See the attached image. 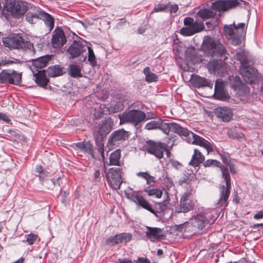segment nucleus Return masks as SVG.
Returning a JSON list of instances; mask_svg holds the SVG:
<instances>
[{
    "mask_svg": "<svg viewBox=\"0 0 263 263\" xmlns=\"http://www.w3.org/2000/svg\"><path fill=\"white\" fill-rule=\"evenodd\" d=\"M201 49L207 56L221 62L226 60L229 55L219 40L209 35L204 36Z\"/></svg>",
    "mask_w": 263,
    "mask_h": 263,
    "instance_id": "nucleus-1",
    "label": "nucleus"
},
{
    "mask_svg": "<svg viewBox=\"0 0 263 263\" xmlns=\"http://www.w3.org/2000/svg\"><path fill=\"white\" fill-rule=\"evenodd\" d=\"M114 122L111 118H107L100 123H96L93 127V137L98 152L104 159L103 141L113 128Z\"/></svg>",
    "mask_w": 263,
    "mask_h": 263,
    "instance_id": "nucleus-2",
    "label": "nucleus"
},
{
    "mask_svg": "<svg viewBox=\"0 0 263 263\" xmlns=\"http://www.w3.org/2000/svg\"><path fill=\"white\" fill-rule=\"evenodd\" d=\"M165 194L166 196V199L162 202L155 204V208L142 196L138 194H133L131 197V200L136 204L154 214L157 217H161L164 215L165 211L167 210L168 201L170 199L168 192L165 191Z\"/></svg>",
    "mask_w": 263,
    "mask_h": 263,
    "instance_id": "nucleus-3",
    "label": "nucleus"
},
{
    "mask_svg": "<svg viewBox=\"0 0 263 263\" xmlns=\"http://www.w3.org/2000/svg\"><path fill=\"white\" fill-rule=\"evenodd\" d=\"M2 43L5 47L9 48L22 50L32 55L35 53L33 44L20 34H12L9 37H4Z\"/></svg>",
    "mask_w": 263,
    "mask_h": 263,
    "instance_id": "nucleus-4",
    "label": "nucleus"
},
{
    "mask_svg": "<svg viewBox=\"0 0 263 263\" xmlns=\"http://www.w3.org/2000/svg\"><path fill=\"white\" fill-rule=\"evenodd\" d=\"M87 48L88 45L85 41L74 40L69 46L67 52L70 55L69 58L74 59L80 57V61L84 62L87 59Z\"/></svg>",
    "mask_w": 263,
    "mask_h": 263,
    "instance_id": "nucleus-5",
    "label": "nucleus"
},
{
    "mask_svg": "<svg viewBox=\"0 0 263 263\" xmlns=\"http://www.w3.org/2000/svg\"><path fill=\"white\" fill-rule=\"evenodd\" d=\"M105 178L109 185L113 189L118 190L123 182L122 170L119 167H111L105 171Z\"/></svg>",
    "mask_w": 263,
    "mask_h": 263,
    "instance_id": "nucleus-6",
    "label": "nucleus"
},
{
    "mask_svg": "<svg viewBox=\"0 0 263 263\" xmlns=\"http://www.w3.org/2000/svg\"><path fill=\"white\" fill-rule=\"evenodd\" d=\"M145 119V112L137 109L130 110L120 117L121 122L130 123L135 126L139 125Z\"/></svg>",
    "mask_w": 263,
    "mask_h": 263,
    "instance_id": "nucleus-7",
    "label": "nucleus"
},
{
    "mask_svg": "<svg viewBox=\"0 0 263 263\" xmlns=\"http://www.w3.org/2000/svg\"><path fill=\"white\" fill-rule=\"evenodd\" d=\"M6 10L11 12L13 17L20 18L23 16L27 11V3L21 1L10 2L5 5Z\"/></svg>",
    "mask_w": 263,
    "mask_h": 263,
    "instance_id": "nucleus-8",
    "label": "nucleus"
},
{
    "mask_svg": "<svg viewBox=\"0 0 263 263\" xmlns=\"http://www.w3.org/2000/svg\"><path fill=\"white\" fill-rule=\"evenodd\" d=\"M22 82L21 73L13 70H3L0 73V83H9L15 85H20Z\"/></svg>",
    "mask_w": 263,
    "mask_h": 263,
    "instance_id": "nucleus-9",
    "label": "nucleus"
},
{
    "mask_svg": "<svg viewBox=\"0 0 263 263\" xmlns=\"http://www.w3.org/2000/svg\"><path fill=\"white\" fill-rule=\"evenodd\" d=\"M143 148L149 154L154 155L160 159L163 157V152L165 150V144L161 142H156L153 141H146L143 145Z\"/></svg>",
    "mask_w": 263,
    "mask_h": 263,
    "instance_id": "nucleus-10",
    "label": "nucleus"
},
{
    "mask_svg": "<svg viewBox=\"0 0 263 263\" xmlns=\"http://www.w3.org/2000/svg\"><path fill=\"white\" fill-rule=\"evenodd\" d=\"M231 26H224V32L227 39L235 46L239 45L244 40L246 31L235 32Z\"/></svg>",
    "mask_w": 263,
    "mask_h": 263,
    "instance_id": "nucleus-11",
    "label": "nucleus"
},
{
    "mask_svg": "<svg viewBox=\"0 0 263 263\" xmlns=\"http://www.w3.org/2000/svg\"><path fill=\"white\" fill-rule=\"evenodd\" d=\"M239 4L238 0H217L212 3L211 8L220 12L236 8Z\"/></svg>",
    "mask_w": 263,
    "mask_h": 263,
    "instance_id": "nucleus-12",
    "label": "nucleus"
},
{
    "mask_svg": "<svg viewBox=\"0 0 263 263\" xmlns=\"http://www.w3.org/2000/svg\"><path fill=\"white\" fill-rule=\"evenodd\" d=\"M191 192L187 191L181 197L180 204L176 208L177 213H187L193 209L194 203L191 199Z\"/></svg>",
    "mask_w": 263,
    "mask_h": 263,
    "instance_id": "nucleus-13",
    "label": "nucleus"
},
{
    "mask_svg": "<svg viewBox=\"0 0 263 263\" xmlns=\"http://www.w3.org/2000/svg\"><path fill=\"white\" fill-rule=\"evenodd\" d=\"M166 130L164 134L168 135L171 132L176 134L180 137H184L187 139L190 136L191 131L187 128L181 126L180 124L175 122H166Z\"/></svg>",
    "mask_w": 263,
    "mask_h": 263,
    "instance_id": "nucleus-14",
    "label": "nucleus"
},
{
    "mask_svg": "<svg viewBox=\"0 0 263 263\" xmlns=\"http://www.w3.org/2000/svg\"><path fill=\"white\" fill-rule=\"evenodd\" d=\"M129 137L128 132L124 129H118L114 132L109 137L108 144L109 145H118L126 140Z\"/></svg>",
    "mask_w": 263,
    "mask_h": 263,
    "instance_id": "nucleus-15",
    "label": "nucleus"
},
{
    "mask_svg": "<svg viewBox=\"0 0 263 263\" xmlns=\"http://www.w3.org/2000/svg\"><path fill=\"white\" fill-rule=\"evenodd\" d=\"M239 71L246 83L253 84L257 78V70L250 65L240 67Z\"/></svg>",
    "mask_w": 263,
    "mask_h": 263,
    "instance_id": "nucleus-16",
    "label": "nucleus"
},
{
    "mask_svg": "<svg viewBox=\"0 0 263 263\" xmlns=\"http://www.w3.org/2000/svg\"><path fill=\"white\" fill-rule=\"evenodd\" d=\"M188 143H192L193 144L198 145L205 148L209 153L212 152L213 149L211 146V143L205 140L203 138L192 133L191 132L190 136L186 139Z\"/></svg>",
    "mask_w": 263,
    "mask_h": 263,
    "instance_id": "nucleus-17",
    "label": "nucleus"
},
{
    "mask_svg": "<svg viewBox=\"0 0 263 263\" xmlns=\"http://www.w3.org/2000/svg\"><path fill=\"white\" fill-rule=\"evenodd\" d=\"M219 198L216 203L217 207L223 205L227 206L228 199L231 193V185H220L219 186Z\"/></svg>",
    "mask_w": 263,
    "mask_h": 263,
    "instance_id": "nucleus-18",
    "label": "nucleus"
},
{
    "mask_svg": "<svg viewBox=\"0 0 263 263\" xmlns=\"http://www.w3.org/2000/svg\"><path fill=\"white\" fill-rule=\"evenodd\" d=\"M213 96L215 99L221 101H227L230 99L229 93L224 90L223 83L221 81H216Z\"/></svg>",
    "mask_w": 263,
    "mask_h": 263,
    "instance_id": "nucleus-19",
    "label": "nucleus"
},
{
    "mask_svg": "<svg viewBox=\"0 0 263 263\" xmlns=\"http://www.w3.org/2000/svg\"><path fill=\"white\" fill-rule=\"evenodd\" d=\"M71 147L74 149L77 148L82 152L90 155L92 158H96L93 145L89 141H83L73 143Z\"/></svg>",
    "mask_w": 263,
    "mask_h": 263,
    "instance_id": "nucleus-20",
    "label": "nucleus"
},
{
    "mask_svg": "<svg viewBox=\"0 0 263 263\" xmlns=\"http://www.w3.org/2000/svg\"><path fill=\"white\" fill-rule=\"evenodd\" d=\"M190 81L193 86L197 88L204 87L212 88L213 86V83L210 80L198 75L192 74Z\"/></svg>",
    "mask_w": 263,
    "mask_h": 263,
    "instance_id": "nucleus-21",
    "label": "nucleus"
},
{
    "mask_svg": "<svg viewBox=\"0 0 263 263\" xmlns=\"http://www.w3.org/2000/svg\"><path fill=\"white\" fill-rule=\"evenodd\" d=\"M66 42V37L63 30H59L53 32L51 43L55 48H59L62 47Z\"/></svg>",
    "mask_w": 263,
    "mask_h": 263,
    "instance_id": "nucleus-22",
    "label": "nucleus"
},
{
    "mask_svg": "<svg viewBox=\"0 0 263 263\" xmlns=\"http://www.w3.org/2000/svg\"><path fill=\"white\" fill-rule=\"evenodd\" d=\"M214 113L216 116L223 122H228L232 119V111L227 107H217L215 109Z\"/></svg>",
    "mask_w": 263,
    "mask_h": 263,
    "instance_id": "nucleus-23",
    "label": "nucleus"
},
{
    "mask_svg": "<svg viewBox=\"0 0 263 263\" xmlns=\"http://www.w3.org/2000/svg\"><path fill=\"white\" fill-rule=\"evenodd\" d=\"M146 237L151 241L159 240L163 237L162 229L156 227H146Z\"/></svg>",
    "mask_w": 263,
    "mask_h": 263,
    "instance_id": "nucleus-24",
    "label": "nucleus"
},
{
    "mask_svg": "<svg viewBox=\"0 0 263 263\" xmlns=\"http://www.w3.org/2000/svg\"><path fill=\"white\" fill-rule=\"evenodd\" d=\"M165 120H163L159 119L158 120H152L147 123L144 127V128L147 130H153L156 129H160L163 133H165L166 130V122Z\"/></svg>",
    "mask_w": 263,
    "mask_h": 263,
    "instance_id": "nucleus-25",
    "label": "nucleus"
},
{
    "mask_svg": "<svg viewBox=\"0 0 263 263\" xmlns=\"http://www.w3.org/2000/svg\"><path fill=\"white\" fill-rule=\"evenodd\" d=\"M36 70L37 71V73H34V72L33 71L34 77H35V82L39 86L41 87H46L49 82V80L46 76L45 71L44 70L42 71L36 69Z\"/></svg>",
    "mask_w": 263,
    "mask_h": 263,
    "instance_id": "nucleus-26",
    "label": "nucleus"
},
{
    "mask_svg": "<svg viewBox=\"0 0 263 263\" xmlns=\"http://www.w3.org/2000/svg\"><path fill=\"white\" fill-rule=\"evenodd\" d=\"M204 29V26H185L180 29V33L183 36H192Z\"/></svg>",
    "mask_w": 263,
    "mask_h": 263,
    "instance_id": "nucleus-27",
    "label": "nucleus"
},
{
    "mask_svg": "<svg viewBox=\"0 0 263 263\" xmlns=\"http://www.w3.org/2000/svg\"><path fill=\"white\" fill-rule=\"evenodd\" d=\"M204 159V155L199 150L195 149L192 159L189 164L194 167H197L201 163H203Z\"/></svg>",
    "mask_w": 263,
    "mask_h": 263,
    "instance_id": "nucleus-28",
    "label": "nucleus"
},
{
    "mask_svg": "<svg viewBox=\"0 0 263 263\" xmlns=\"http://www.w3.org/2000/svg\"><path fill=\"white\" fill-rule=\"evenodd\" d=\"M51 60V57L50 55H47L39 57L36 58V59H32V65L37 69L39 70H41V69L45 67L48 62Z\"/></svg>",
    "mask_w": 263,
    "mask_h": 263,
    "instance_id": "nucleus-29",
    "label": "nucleus"
},
{
    "mask_svg": "<svg viewBox=\"0 0 263 263\" xmlns=\"http://www.w3.org/2000/svg\"><path fill=\"white\" fill-rule=\"evenodd\" d=\"M63 69V67L59 65H55L49 67L46 70V73L49 77H59L65 73Z\"/></svg>",
    "mask_w": 263,
    "mask_h": 263,
    "instance_id": "nucleus-30",
    "label": "nucleus"
},
{
    "mask_svg": "<svg viewBox=\"0 0 263 263\" xmlns=\"http://www.w3.org/2000/svg\"><path fill=\"white\" fill-rule=\"evenodd\" d=\"M40 20L44 22L46 26L48 28L49 32L53 29L54 26V18L50 14L42 11Z\"/></svg>",
    "mask_w": 263,
    "mask_h": 263,
    "instance_id": "nucleus-31",
    "label": "nucleus"
},
{
    "mask_svg": "<svg viewBox=\"0 0 263 263\" xmlns=\"http://www.w3.org/2000/svg\"><path fill=\"white\" fill-rule=\"evenodd\" d=\"M68 74L74 78L81 77V67L78 65L70 64L68 68Z\"/></svg>",
    "mask_w": 263,
    "mask_h": 263,
    "instance_id": "nucleus-32",
    "label": "nucleus"
},
{
    "mask_svg": "<svg viewBox=\"0 0 263 263\" xmlns=\"http://www.w3.org/2000/svg\"><path fill=\"white\" fill-rule=\"evenodd\" d=\"M241 88L236 91L238 98L244 103L247 102L249 100L250 90L249 87L245 85L242 86Z\"/></svg>",
    "mask_w": 263,
    "mask_h": 263,
    "instance_id": "nucleus-33",
    "label": "nucleus"
},
{
    "mask_svg": "<svg viewBox=\"0 0 263 263\" xmlns=\"http://www.w3.org/2000/svg\"><path fill=\"white\" fill-rule=\"evenodd\" d=\"M213 11V9L203 8L199 10L197 15L203 20H207L216 16V12Z\"/></svg>",
    "mask_w": 263,
    "mask_h": 263,
    "instance_id": "nucleus-34",
    "label": "nucleus"
},
{
    "mask_svg": "<svg viewBox=\"0 0 263 263\" xmlns=\"http://www.w3.org/2000/svg\"><path fill=\"white\" fill-rule=\"evenodd\" d=\"M143 72L145 77V80L147 83L156 82L158 81V76L156 73L152 72L149 67L144 68Z\"/></svg>",
    "mask_w": 263,
    "mask_h": 263,
    "instance_id": "nucleus-35",
    "label": "nucleus"
},
{
    "mask_svg": "<svg viewBox=\"0 0 263 263\" xmlns=\"http://www.w3.org/2000/svg\"><path fill=\"white\" fill-rule=\"evenodd\" d=\"M121 151L118 149L111 153L109 157V165L120 166Z\"/></svg>",
    "mask_w": 263,
    "mask_h": 263,
    "instance_id": "nucleus-36",
    "label": "nucleus"
},
{
    "mask_svg": "<svg viewBox=\"0 0 263 263\" xmlns=\"http://www.w3.org/2000/svg\"><path fill=\"white\" fill-rule=\"evenodd\" d=\"M41 10H37L35 12H28L26 15V21L30 24H35L40 19Z\"/></svg>",
    "mask_w": 263,
    "mask_h": 263,
    "instance_id": "nucleus-37",
    "label": "nucleus"
},
{
    "mask_svg": "<svg viewBox=\"0 0 263 263\" xmlns=\"http://www.w3.org/2000/svg\"><path fill=\"white\" fill-rule=\"evenodd\" d=\"M195 222L199 229L202 230L206 225L209 223V221L205 216L202 214H197L195 217Z\"/></svg>",
    "mask_w": 263,
    "mask_h": 263,
    "instance_id": "nucleus-38",
    "label": "nucleus"
},
{
    "mask_svg": "<svg viewBox=\"0 0 263 263\" xmlns=\"http://www.w3.org/2000/svg\"><path fill=\"white\" fill-rule=\"evenodd\" d=\"M237 59L240 62V67L249 65V61L247 53L245 51L237 53Z\"/></svg>",
    "mask_w": 263,
    "mask_h": 263,
    "instance_id": "nucleus-39",
    "label": "nucleus"
},
{
    "mask_svg": "<svg viewBox=\"0 0 263 263\" xmlns=\"http://www.w3.org/2000/svg\"><path fill=\"white\" fill-rule=\"evenodd\" d=\"M144 191L146 192L148 196L160 198L162 195V191L159 189H151L150 186L145 188Z\"/></svg>",
    "mask_w": 263,
    "mask_h": 263,
    "instance_id": "nucleus-40",
    "label": "nucleus"
},
{
    "mask_svg": "<svg viewBox=\"0 0 263 263\" xmlns=\"http://www.w3.org/2000/svg\"><path fill=\"white\" fill-rule=\"evenodd\" d=\"M117 237L119 243H126L131 240L132 235L129 233H122L117 234Z\"/></svg>",
    "mask_w": 263,
    "mask_h": 263,
    "instance_id": "nucleus-41",
    "label": "nucleus"
},
{
    "mask_svg": "<svg viewBox=\"0 0 263 263\" xmlns=\"http://www.w3.org/2000/svg\"><path fill=\"white\" fill-rule=\"evenodd\" d=\"M87 50H88V52H87V58H88V61L90 62V65L92 67H95L97 65V62L93 50L88 45Z\"/></svg>",
    "mask_w": 263,
    "mask_h": 263,
    "instance_id": "nucleus-42",
    "label": "nucleus"
},
{
    "mask_svg": "<svg viewBox=\"0 0 263 263\" xmlns=\"http://www.w3.org/2000/svg\"><path fill=\"white\" fill-rule=\"evenodd\" d=\"M219 168L222 173V177L225 180L226 185H231V177L228 167L221 165Z\"/></svg>",
    "mask_w": 263,
    "mask_h": 263,
    "instance_id": "nucleus-43",
    "label": "nucleus"
},
{
    "mask_svg": "<svg viewBox=\"0 0 263 263\" xmlns=\"http://www.w3.org/2000/svg\"><path fill=\"white\" fill-rule=\"evenodd\" d=\"M183 23L185 26H204L203 22L194 21V18L191 17L184 18Z\"/></svg>",
    "mask_w": 263,
    "mask_h": 263,
    "instance_id": "nucleus-44",
    "label": "nucleus"
},
{
    "mask_svg": "<svg viewBox=\"0 0 263 263\" xmlns=\"http://www.w3.org/2000/svg\"><path fill=\"white\" fill-rule=\"evenodd\" d=\"M242 81H241L240 78L239 77H234L233 79V81L231 84V87L235 90V91H237L238 89L241 88L242 86H245Z\"/></svg>",
    "mask_w": 263,
    "mask_h": 263,
    "instance_id": "nucleus-45",
    "label": "nucleus"
},
{
    "mask_svg": "<svg viewBox=\"0 0 263 263\" xmlns=\"http://www.w3.org/2000/svg\"><path fill=\"white\" fill-rule=\"evenodd\" d=\"M203 165L205 167H220V166H221L222 164L219 161L217 160L208 159L206 161H204Z\"/></svg>",
    "mask_w": 263,
    "mask_h": 263,
    "instance_id": "nucleus-46",
    "label": "nucleus"
},
{
    "mask_svg": "<svg viewBox=\"0 0 263 263\" xmlns=\"http://www.w3.org/2000/svg\"><path fill=\"white\" fill-rule=\"evenodd\" d=\"M191 174L188 173H183L182 176L179 179L178 182V184L182 185L183 184H190L191 181L190 179Z\"/></svg>",
    "mask_w": 263,
    "mask_h": 263,
    "instance_id": "nucleus-47",
    "label": "nucleus"
},
{
    "mask_svg": "<svg viewBox=\"0 0 263 263\" xmlns=\"http://www.w3.org/2000/svg\"><path fill=\"white\" fill-rule=\"evenodd\" d=\"M35 172L39 174V177L41 180H43L47 176L48 172L43 169L41 166H37Z\"/></svg>",
    "mask_w": 263,
    "mask_h": 263,
    "instance_id": "nucleus-48",
    "label": "nucleus"
},
{
    "mask_svg": "<svg viewBox=\"0 0 263 263\" xmlns=\"http://www.w3.org/2000/svg\"><path fill=\"white\" fill-rule=\"evenodd\" d=\"M232 27L233 29H234L235 32H239L241 31H246V27L245 24L243 23H239L237 26L233 24V25H230Z\"/></svg>",
    "mask_w": 263,
    "mask_h": 263,
    "instance_id": "nucleus-49",
    "label": "nucleus"
},
{
    "mask_svg": "<svg viewBox=\"0 0 263 263\" xmlns=\"http://www.w3.org/2000/svg\"><path fill=\"white\" fill-rule=\"evenodd\" d=\"M231 135H229L230 137H232L233 139H236L238 140H240L241 139H243L245 138V135L241 133V132L238 131H231ZM229 134H230V132H228Z\"/></svg>",
    "mask_w": 263,
    "mask_h": 263,
    "instance_id": "nucleus-50",
    "label": "nucleus"
},
{
    "mask_svg": "<svg viewBox=\"0 0 263 263\" xmlns=\"http://www.w3.org/2000/svg\"><path fill=\"white\" fill-rule=\"evenodd\" d=\"M106 243L108 245H111L112 246L119 244L118 240H117V234L115 236L108 237L106 240Z\"/></svg>",
    "mask_w": 263,
    "mask_h": 263,
    "instance_id": "nucleus-51",
    "label": "nucleus"
},
{
    "mask_svg": "<svg viewBox=\"0 0 263 263\" xmlns=\"http://www.w3.org/2000/svg\"><path fill=\"white\" fill-rule=\"evenodd\" d=\"M168 7L167 5L159 4L155 7L152 11V13L163 11L166 9Z\"/></svg>",
    "mask_w": 263,
    "mask_h": 263,
    "instance_id": "nucleus-52",
    "label": "nucleus"
},
{
    "mask_svg": "<svg viewBox=\"0 0 263 263\" xmlns=\"http://www.w3.org/2000/svg\"><path fill=\"white\" fill-rule=\"evenodd\" d=\"M195 50L193 48H187L185 52L186 58L191 60H192L195 55Z\"/></svg>",
    "mask_w": 263,
    "mask_h": 263,
    "instance_id": "nucleus-53",
    "label": "nucleus"
},
{
    "mask_svg": "<svg viewBox=\"0 0 263 263\" xmlns=\"http://www.w3.org/2000/svg\"><path fill=\"white\" fill-rule=\"evenodd\" d=\"M37 237V236L35 234H29L27 235L26 237V241L29 244V245H32L34 241L36 240V238Z\"/></svg>",
    "mask_w": 263,
    "mask_h": 263,
    "instance_id": "nucleus-54",
    "label": "nucleus"
},
{
    "mask_svg": "<svg viewBox=\"0 0 263 263\" xmlns=\"http://www.w3.org/2000/svg\"><path fill=\"white\" fill-rule=\"evenodd\" d=\"M102 177H104L103 174L101 175V172L99 170H97L95 171L94 173V182H100L101 179Z\"/></svg>",
    "mask_w": 263,
    "mask_h": 263,
    "instance_id": "nucleus-55",
    "label": "nucleus"
},
{
    "mask_svg": "<svg viewBox=\"0 0 263 263\" xmlns=\"http://www.w3.org/2000/svg\"><path fill=\"white\" fill-rule=\"evenodd\" d=\"M146 184L147 185H149L150 187L154 185L156 181L155 180V177L153 176L149 175V177H147V179H146Z\"/></svg>",
    "mask_w": 263,
    "mask_h": 263,
    "instance_id": "nucleus-56",
    "label": "nucleus"
},
{
    "mask_svg": "<svg viewBox=\"0 0 263 263\" xmlns=\"http://www.w3.org/2000/svg\"><path fill=\"white\" fill-rule=\"evenodd\" d=\"M61 201L65 205L68 202V194L66 192L62 194Z\"/></svg>",
    "mask_w": 263,
    "mask_h": 263,
    "instance_id": "nucleus-57",
    "label": "nucleus"
},
{
    "mask_svg": "<svg viewBox=\"0 0 263 263\" xmlns=\"http://www.w3.org/2000/svg\"><path fill=\"white\" fill-rule=\"evenodd\" d=\"M134 262L136 263H151V261L149 259L144 257H138Z\"/></svg>",
    "mask_w": 263,
    "mask_h": 263,
    "instance_id": "nucleus-58",
    "label": "nucleus"
},
{
    "mask_svg": "<svg viewBox=\"0 0 263 263\" xmlns=\"http://www.w3.org/2000/svg\"><path fill=\"white\" fill-rule=\"evenodd\" d=\"M165 186L167 190H170L172 187L174 186L173 182L170 179V178H166L165 181Z\"/></svg>",
    "mask_w": 263,
    "mask_h": 263,
    "instance_id": "nucleus-59",
    "label": "nucleus"
},
{
    "mask_svg": "<svg viewBox=\"0 0 263 263\" xmlns=\"http://www.w3.org/2000/svg\"><path fill=\"white\" fill-rule=\"evenodd\" d=\"M0 120H3L6 123H9L11 121L8 117L3 112H0Z\"/></svg>",
    "mask_w": 263,
    "mask_h": 263,
    "instance_id": "nucleus-60",
    "label": "nucleus"
},
{
    "mask_svg": "<svg viewBox=\"0 0 263 263\" xmlns=\"http://www.w3.org/2000/svg\"><path fill=\"white\" fill-rule=\"evenodd\" d=\"M136 175L137 176L142 178L144 179L145 180L147 179V177H149V174L147 172H141L137 173Z\"/></svg>",
    "mask_w": 263,
    "mask_h": 263,
    "instance_id": "nucleus-61",
    "label": "nucleus"
},
{
    "mask_svg": "<svg viewBox=\"0 0 263 263\" xmlns=\"http://www.w3.org/2000/svg\"><path fill=\"white\" fill-rule=\"evenodd\" d=\"M263 218V210L259 211L254 215V218L255 219H260Z\"/></svg>",
    "mask_w": 263,
    "mask_h": 263,
    "instance_id": "nucleus-62",
    "label": "nucleus"
},
{
    "mask_svg": "<svg viewBox=\"0 0 263 263\" xmlns=\"http://www.w3.org/2000/svg\"><path fill=\"white\" fill-rule=\"evenodd\" d=\"M178 6L176 4H175V5H173L171 6V9H170V11L171 12H173V13H176L177 12V11L178 10Z\"/></svg>",
    "mask_w": 263,
    "mask_h": 263,
    "instance_id": "nucleus-63",
    "label": "nucleus"
},
{
    "mask_svg": "<svg viewBox=\"0 0 263 263\" xmlns=\"http://www.w3.org/2000/svg\"><path fill=\"white\" fill-rule=\"evenodd\" d=\"M118 261L119 263H133L132 260L128 258L119 259Z\"/></svg>",
    "mask_w": 263,
    "mask_h": 263,
    "instance_id": "nucleus-64",
    "label": "nucleus"
}]
</instances>
